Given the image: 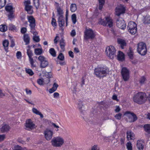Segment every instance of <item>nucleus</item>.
<instances>
[{
    "label": "nucleus",
    "instance_id": "nucleus-1",
    "mask_svg": "<svg viewBox=\"0 0 150 150\" xmlns=\"http://www.w3.org/2000/svg\"><path fill=\"white\" fill-rule=\"evenodd\" d=\"M148 97L146 94L142 92H139L133 96V101L139 104L144 103L147 100Z\"/></svg>",
    "mask_w": 150,
    "mask_h": 150
},
{
    "label": "nucleus",
    "instance_id": "nucleus-2",
    "mask_svg": "<svg viewBox=\"0 0 150 150\" xmlns=\"http://www.w3.org/2000/svg\"><path fill=\"white\" fill-rule=\"evenodd\" d=\"M109 73L108 68L98 67L94 69V74L98 77H103L105 76Z\"/></svg>",
    "mask_w": 150,
    "mask_h": 150
},
{
    "label": "nucleus",
    "instance_id": "nucleus-3",
    "mask_svg": "<svg viewBox=\"0 0 150 150\" xmlns=\"http://www.w3.org/2000/svg\"><path fill=\"white\" fill-rule=\"evenodd\" d=\"M51 142L53 146L59 147L62 146L64 144V140L62 137L59 136L54 137Z\"/></svg>",
    "mask_w": 150,
    "mask_h": 150
},
{
    "label": "nucleus",
    "instance_id": "nucleus-4",
    "mask_svg": "<svg viewBox=\"0 0 150 150\" xmlns=\"http://www.w3.org/2000/svg\"><path fill=\"white\" fill-rule=\"evenodd\" d=\"M137 50L139 53L141 55H145L147 52L146 46L145 43L143 42H141L138 44Z\"/></svg>",
    "mask_w": 150,
    "mask_h": 150
},
{
    "label": "nucleus",
    "instance_id": "nucleus-5",
    "mask_svg": "<svg viewBox=\"0 0 150 150\" xmlns=\"http://www.w3.org/2000/svg\"><path fill=\"white\" fill-rule=\"evenodd\" d=\"M124 115L127 117V121L129 122H133L136 121L137 119L136 115L130 111L125 112Z\"/></svg>",
    "mask_w": 150,
    "mask_h": 150
},
{
    "label": "nucleus",
    "instance_id": "nucleus-6",
    "mask_svg": "<svg viewBox=\"0 0 150 150\" xmlns=\"http://www.w3.org/2000/svg\"><path fill=\"white\" fill-rule=\"evenodd\" d=\"M127 28L128 31L132 35L136 33L137 31V24L133 21H130L128 23Z\"/></svg>",
    "mask_w": 150,
    "mask_h": 150
},
{
    "label": "nucleus",
    "instance_id": "nucleus-7",
    "mask_svg": "<svg viewBox=\"0 0 150 150\" xmlns=\"http://www.w3.org/2000/svg\"><path fill=\"white\" fill-rule=\"evenodd\" d=\"M99 24L103 26H107L110 27L113 25L112 20L110 17H107L105 20L101 19L99 22Z\"/></svg>",
    "mask_w": 150,
    "mask_h": 150
},
{
    "label": "nucleus",
    "instance_id": "nucleus-8",
    "mask_svg": "<svg viewBox=\"0 0 150 150\" xmlns=\"http://www.w3.org/2000/svg\"><path fill=\"white\" fill-rule=\"evenodd\" d=\"M84 33V38L86 40L90 39H93L95 36V35L93 30L91 29H86Z\"/></svg>",
    "mask_w": 150,
    "mask_h": 150
},
{
    "label": "nucleus",
    "instance_id": "nucleus-9",
    "mask_svg": "<svg viewBox=\"0 0 150 150\" xmlns=\"http://www.w3.org/2000/svg\"><path fill=\"white\" fill-rule=\"evenodd\" d=\"M25 129L26 130L30 131L35 128L36 126L31 119H29L26 120L25 122Z\"/></svg>",
    "mask_w": 150,
    "mask_h": 150
},
{
    "label": "nucleus",
    "instance_id": "nucleus-10",
    "mask_svg": "<svg viewBox=\"0 0 150 150\" xmlns=\"http://www.w3.org/2000/svg\"><path fill=\"white\" fill-rule=\"evenodd\" d=\"M105 52L108 57L112 59L115 56L116 50L114 46H110L106 48Z\"/></svg>",
    "mask_w": 150,
    "mask_h": 150
},
{
    "label": "nucleus",
    "instance_id": "nucleus-11",
    "mask_svg": "<svg viewBox=\"0 0 150 150\" xmlns=\"http://www.w3.org/2000/svg\"><path fill=\"white\" fill-rule=\"evenodd\" d=\"M121 73L124 81H127L129 78V70L126 67H123L121 70Z\"/></svg>",
    "mask_w": 150,
    "mask_h": 150
},
{
    "label": "nucleus",
    "instance_id": "nucleus-12",
    "mask_svg": "<svg viewBox=\"0 0 150 150\" xmlns=\"http://www.w3.org/2000/svg\"><path fill=\"white\" fill-rule=\"evenodd\" d=\"M117 25L119 28L123 30L124 29L126 26L125 21L121 18H119L117 19Z\"/></svg>",
    "mask_w": 150,
    "mask_h": 150
},
{
    "label": "nucleus",
    "instance_id": "nucleus-13",
    "mask_svg": "<svg viewBox=\"0 0 150 150\" xmlns=\"http://www.w3.org/2000/svg\"><path fill=\"white\" fill-rule=\"evenodd\" d=\"M27 18L28 22L30 23L29 26L30 29L33 30L35 28V20L34 17L32 16H28Z\"/></svg>",
    "mask_w": 150,
    "mask_h": 150
},
{
    "label": "nucleus",
    "instance_id": "nucleus-14",
    "mask_svg": "<svg viewBox=\"0 0 150 150\" xmlns=\"http://www.w3.org/2000/svg\"><path fill=\"white\" fill-rule=\"evenodd\" d=\"M125 10L123 6L120 5L117 7L115 8V14L119 16L120 14L125 12Z\"/></svg>",
    "mask_w": 150,
    "mask_h": 150
},
{
    "label": "nucleus",
    "instance_id": "nucleus-15",
    "mask_svg": "<svg viewBox=\"0 0 150 150\" xmlns=\"http://www.w3.org/2000/svg\"><path fill=\"white\" fill-rule=\"evenodd\" d=\"M44 134L46 139L47 141H49L52 137L53 132L50 130L47 129L44 131Z\"/></svg>",
    "mask_w": 150,
    "mask_h": 150
},
{
    "label": "nucleus",
    "instance_id": "nucleus-16",
    "mask_svg": "<svg viewBox=\"0 0 150 150\" xmlns=\"http://www.w3.org/2000/svg\"><path fill=\"white\" fill-rule=\"evenodd\" d=\"M10 129L11 127L8 124L3 123L1 125L0 130L2 133H4L8 132Z\"/></svg>",
    "mask_w": 150,
    "mask_h": 150
},
{
    "label": "nucleus",
    "instance_id": "nucleus-17",
    "mask_svg": "<svg viewBox=\"0 0 150 150\" xmlns=\"http://www.w3.org/2000/svg\"><path fill=\"white\" fill-rule=\"evenodd\" d=\"M83 104V102L81 100H79L77 103L78 108L81 112L85 110Z\"/></svg>",
    "mask_w": 150,
    "mask_h": 150
},
{
    "label": "nucleus",
    "instance_id": "nucleus-18",
    "mask_svg": "<svg viewBox=\"0 0 150 150\" xmlns=\"http://www.w3.org/2000/svg\"><path fill=\"white\" fill-rule=\"evenodd\" d=\"M127 139L128 140H133L134 139V135L131 131H128L127 132Z\"/></svg>",
    "mask_w": 150,
    "mask_h": 150
},
{
    "label": "nucleus",
    "instance_id": "nucleus-19",
    "mask_svg": "<svg viewBox=\"0 0 150 150\" xmlns=\"http://www.w3.org/2000/svg\"><path fill=\"white\" fill-rule=\"evenodd\" d=\"M144 142L142 140H138L137 142V146L139 150H142L144 148Z\"/></svg>",
    "mask_w": 150,
    "mask_h": 150
},
{
    "label": "nucleus",
    "instance_id": "nucleus-20",
    "mask_svg": "<svg viewBox=\"0 0 150 150\" xmlns=\"http://www.w3.org/2000/svg\"><path fill=\"white\" fill-rule=\"evenodd\" d=\"M118 43L120 45L121 48L122 49H124V47L126 45V43L125 40L121 39H119L117 40Z\"/></svg>",
    "mask_w": 150,
    "mask_h": 150
},
{
    "label": "nucleus",
    "instance_id": "nucleus-21",
    "mask_svg": "<svg viewBox=\"0 0 150 150\" xmlns=\"http://www.w3.org/2000/svg\"><path fill=\"white\" fill-rule=\"evenodd\" d=\"M59 45L62 51V52L64 51L65 50V43L64 42V40L63 38H62L59 41Z\"/></svg>",
    "mask_w": 150,
    "mask_h": 150
},
{
    "label": "nucleus",
    "instance_id": "nucleus-22",
    "mask_svg": "<svg viewBox=\"0 0 150 150\" xmlns=\"http://www.w3.org/2000/svg\"><path fill=\"white\" fill-rule=\"evenodd\" d=\"M58 22L59 26L61 27H63L65 24L64 17L58 18Z\"/></svg>",
    "mask_w": 150,
    "mask_h": 150
},
{
    "label": "nucleus",
    "instance_id": "nucleus-23",
    "mask_svg": "<svg viewBox=\"0 0 150 150\" xmlns=\"http://www.w3.org/2000/svg\"><path fill=\"white\" fill-rule=\"evenodd\" d=\"M25 9L29 14H31L33 12L32 7L30 5H26L25 6Z\"/></svg>",
    "mask_w": 150,
    "mask_h": 150
},
{
    "label": "nucleus",
    "instance_id": "nucleus-24",
    "mask_svg": "<svg viewBox=\"0 0 150 150\" xmlns=\"http://www.w3.org/2000/svg\"><path fill=\"white\" fill-rule=\"evenodd\" d=\"M32 111L34 113L37 115H39L41 118H43V117H44L43 115L36 108H33L32 109Z\"/></svg>",
    "mask_w": 150,
    "mask_h": 150
},
{
    "label": "nucleus",
    "instance_id": "nucleus-25",
    "mask_svg": "<svg viewBox=\"0 0 150 150\" xmlns=\"http://www.w3.org/2000/svg\"><path fill=\"white\" fill-rule=\"evenodd\" d=\"M57 16H59L58 18L64 17L63 16V12L62 9L59 7H58L57 8Z\"/></svg>",
    "mask_w": 150,
    "mask_h": 150
},
{
    "label": "nucleus",
    "instance_id": "nucleus-26",
    "mask_svg": "<svg viewBox=\"0 0 150 150\" xmlns=\"http://www.w3.org/2000/svg\"><path fill=\"white\" fill-rule=\"evenodd\" d=\"M23 40L25 42V45H27L29 44L30 42V38L27 34H25L24 35Z\"/></svg>",
    "mask_w": 150,
    "mask_h": 150
},
{
    "label": "nucleus",
    "instance_id": "nucleus-27",
    "mask_svg": "<svg viewBox=\"0 0 150 150\" xmlns=\"http://www.w3.org/2000/svg\"><path fill=\"white\" fill-rule=\"evenodd\" d=\"M118 59L119 60L122 61L124 59V55L123 52L119 51L117 55Z\"/></svg>",
    "mask_w": 150,
    "mask_h": 150
},
{
    "label": "nucleus",
    "instance_id": "nucleus-28",
    "mask_svg": "<svg viewBox=\"0 0 150 150\" xmlns=\"http://www.w3.org/2000/svg\"><path fill=\"white\" fill-rule=\"evenodd\" d=\"M9 44V42L8 40H5L3 42V45L4 47V49L7 52L8 48H7Z\"/></svg>",
    "mask_w": 150,
    "mask_h": 150
},
{
    "label": "nucleus",
    "instance_id": "nucleus-29",
    "mask_svg": "<svg viewBox=\"0 0 150 150\" xmlns=\"http://www.w3.org/2000/svg\"><path fill=\"white\" fill-rule=\"evenodd\" d=\"M35 53L37 55H40L42 53V48H36L35 49Z\"/></svg>",
    "mask_w": 150,
    "mask_h": 150
},
{
    "label": "nucleus",
    "instance_id": "nucleus-30",
    "mask_svg": "<svg viewBox=\"0 0 150 150\" xmlns=\"http://www.w3.org/2000/svg\"><path fill=\"white\" fill-rule=\"evenodd\" d=\"M49 64V63L47 60L45 61L44 62L40 63V67L42 68H45L47 67Z\"/></svg>",
    "mask_w": 150,
    "mask_h": 150
},
{
    "label": "nucleus",
    "instance_id": "nucleus-31",
    "mask_svg": "<svg viewBox=\"0 0 150 150\" xmlns=\"http://www.w3.org/2000/svg\"><path fill=\"white\" fill-rule=\"evenodd\" d=\"M144 23L145 24H149L150 23V16L147 15L144 18Z\"/></svg>",
    "mask_w": 150,
    "mask_h": 150
},
{
    "label": "nucleus",
    "instance_id": "nucleus-32",
    "mask_svg": "<svg viewBox=\"0 0 150 150\" xmlns=\"http://www.w3.org/2000/svg\"><path fill=\"white\" fill-rule=\"evenodd\" d=\"M127 54L129 58L131 59H133V52L131 48H129Z\"/></svg>",
    "mask_w": 150,
    "mask_h": 150
},
{
    "label": "nucleus",
    "instance_id": "nucleus-33",
    "mask_svg": "<svg viewBox=\"0 0 150 150\" xmlns=\"http://www.w3.org/2000/svg\"><path fill=\"white\" fill-rule=\"evenodd\" d=\"M145 131L149 133H150V124L145 125L144 126Z\"/></svg>",
    "mask_w": 150,
    "mask_h": 150
},
{
    "label": "nucleus",
    "instance_id": "nucleus-34",
    "mask_svg": "<svg viewBox=\"0 0 150 150\" xmlns=\"http://www.w3.org/2000/svg\"><path fill=\"white\" fill-rule=\"evenodd\" d=\"M98 1L99 5V10H101L105 4V0H98Z\"/></svg>",
    "mask_w": 150,
    "mask_h": 150
},
{
    "label": "nucleus",
    "instance_id": "nucleus-35",
    "mask_svg": "<svg viewBox=\"0 0 150 150\" xmlns=\"http://www.w3.org/2000/svg\"><path fill=\"white\" fill-rule=\"evenodd\" d=\"M27 54L28 56L29 59L33 58L32 56L33 55V53L30 49H27Z\"/></svg>",
    "mask_w": 150,
    "mask_h": 150
},
{
    "label": "nucleus",
    "instance_id": "nucleus-36",
    "mask_svg": "<svg viewBox=\"0 0 150 150\" xmlns=\"http://www.w3.org/2000/svg\"><path fill=\"white\" fill-rule=\"evenodd\" d=\"M38 59L40 62V63H42L47 60L46 58L43 56H40L38 58Z\"/></svg>",
    "mask_w": 150,
    "mask_h": 150
},
{
    "label": "nucleus",
    "instance_id": "nucleus-37",
    "mask_svg": "<svg viewBox=\"0 0 150 150\" xmlns=\"http://www.w3.org/2000/svg\"><path fill=\"white\" fill-rule=\"evenodd\" d=\"M70 10L72 12L75 11L77 7L76 4H72L70 6Z\"/></svg>",
    "mask_w": 150,
    "mask_h": 150
},
{
    "label": "nucleus",
    "instance_id": "nucleus-38",
    "mask_svg": "<svg viewBox=\"0 0 150 150\" xmlns=\"http://www.w3.org/2000/svg\"><path fill=\"white\" fill-rule=\"evenodd\" d=\"M7 29V26L5 25H0V31L4 32Z\"/></svg>",
    "mask_w": 150,
    "mask_h": 150
},
{
    "label": "nucleus",
    "instance_id": "nucleus-39",
    "mask_svg": "<svg viewBox=\"0 0 150 150\" xmlns=\"http://www.w3.org/2000/svg\"><path fill=\"white\" fill-rule=\"evenodd\" d=\"M25 70L26 72L30 76H33L34 74L33 72L31 69L25 68Z\"/></svg>",
    "mask_w": 150,
    "mask_h": 150
},
{
    "label": "nucleus",
    "instance_id": "nucleus-40",
    "mask_svg": "<svg viewBox=\"0 0 150 150\" xmlns=\"http://www.w3.org/2000/svg\"><path fill=\"white\" fill-rule=\"evenodd\" d=\"M50 52L51 54L53 57H55L56 53L54 49L53 48H51L50 49Z\"/></svg>",
    "mask_w": 150,
    "mask_h": 150
},
{
    "label": "nucleus",
    "instance_id": "nucleus-41",
    "mask_svg": "<svg viewBox=\"0 0 150 150\" xmlns=\"http://www.w3.org/2000/svg\"><path fill=\"white\" fill-rule=\"evenodd\" d=\"M71 19L74 24H75L76 22V14H74L71 16Z\"/></svg>",
    "mask_w": 150,
    "mask_h": 150
},
{
    "label": "nucleus",
    "instance_id": "nucleus-42",
    "mask_svg": "<svg viewBox=\"0 0 150 150\" xmlns=\"http://www.w3.org/2000/svg\"><path fill=\"white\" fill-rule=\"evenodd\" d=\"M44 76L50 79V78L52 77V75L51 72H46L44 73V74L43 75V77Z\"/></svg>",
    "mask_w": 150,
    "mask_h": 150
},
{
    "label": "nucleus",
    "instance_id": "nucleus-43",
    "mask_svg": "<svg viewBox=\"0 0 150 150\" xmlns=\"http://www.w3.org/2000/svg\"><path fill=\"white\" fill-rule=\"evenodd\" d=\"M29 60L31 67L32 68L35 67L36 66L35 64H34V62L33 58L29 59Z\"/></svg>",
    "mask_w": 150,
    "mask_h": 150
},
{
    "label": "nucleus",
    "instance_id": "nucleus-44",
    "mask_svg": "<svg viewBox=\"0 0 150 150\" xmlns=\"http://www.w3.org/2000/svg\"><path fill=\"white\" fill-rule=\"evenodd\" d=\"M33 4L37 9H38L39 6V0H33Z\"/></svg>",
    "mask_w": 150,
    "mask_h": 150
},
{
    "label": "nucleus",
    "instance_id": "nucleus-45",
    "mask_svg": "<svg viewBox=\"0 0 150 150\" xmlns=\"http://www.w3.org/2000/svg\"><path fill=\"white\" fill-rule=\"evenodd\" d=\"M13 7L11 5H7L5 7V9L7 11L10 12H12L11 11L12 10Z\"/></svg>",
    "mask_w": 150,
    "mask_h": 150
},
{
    "label": "nucleus",
    "instance_id": "nucleus-46",
    "mask_svg": "<svg viewBox=\"0 0 150 150\" xmlns=\"http://www.w3.org/2000/svg\"><path fill=\"white\" fill-rule=\"evenodd\" d=\"M6 0H0V8H2L6 4Z\"/></svg>",
    "mask_w": 150,
    "mask_h": 150
},
{
    "label": "nucleus",
    "instance_id": "nucleus-47",
    "mask_svg": "<svg viewBox=\"0 0 150 150\" xmlns=\"http://www.w3.org/2000/svg\"><path fill=\"white\" fill-rule=\"evenodd\" d=\"M127 148L128 150H132V144L130 142H127L126 144Z\"/></svg>",
    "mask_w": 150,
    "mask_h": 150
},
{
    "label": "nucleus",
    "instance_id": "nucleus-48",
    "mask_svg": "<svg viewBox=\"0 0 150 150\" xmlns=\"http://www.w3.org/2000/svg\"><path fill=\"white\" fill-rule=\"evenodd\" d=\"M8 29L9 30H16V27L15 25H13L12 24H10L8 26Z\"/></svg>",
    "mask_w": 150,
    "mask_h": 150
},
{
    "label": "nucleus",
    "instance_id": "nucleus-49",
    "mask_svg": "<svg viewBox=\"0 0 150 150\" xmlns=\"http://www.w3.org/2000/svg\"><path fill=\"white\" fill-rule=\"evenodd\" d=\"M57 58L63 61L64 59V57L62 53H60L58 56Z\"/></svg>",
    "mask_w": 150,
    "mask_h": 150
},
{
    "label": "nucleus",
    "instance_id": "nucleus-50",
    "mask_svg": "<svg viewBox=\"0 0 150 150\" xmlns=\"http://www.w3.org/2000/svg\"><path fill=\"white\" fill-rule=\"evenodd\" d=\"M37 82L40 85H42L44 84L43 79L42 78L38 79Z\"/></svg>",
    "mask_w": 150,
    "mask_h": 150
},
{
    "label": "nucleus",
    "instance_id": "nucleus-51",
    "mask_svg": "<svg viewBox=\"0 0 150 150\" xmlns=\"http://www.w3.org/2000/svg\"><path fill=\"white\" fill-rule=\"evenodd\" d=\"M146 80V78L144 76H142L140 79L139 82L141 84H144Z\"/></svg>",
    "mask_w": 150,
    "mask_h": 150
},
{
    "label": "nucleus",
    "instance_id": "nucleus-52",
    "mask_svg": "<svg viewBox=\"0 0 150 150\" xmlns=\"http://www.w3.org/2000/svg\"><path fill=\"white\" fill-rule=\"evenodd\" d=\"M50 79L47 77L43 79L44 84H47L50 81Z\"/></svg>",
    "mask_w": 150,
    "mask_h": 150
},
{
    "label": "nucleus",
    "instance_id": "nucleus-53",
    "mask_svg": "<svg viewBox=\"0 0 150 150\" xmlns=\"http://www.w3.org/2000/svg\"><path fill=\"white\" fill-rule=\"evenodd\" d=\"M122 114L120 113H118L116 115L115 117L117 120H120L122 117Z\"/></svg>",
    "mask_w": 150,
    "mask_h": 150
},
{
    "label": "nucleus",
    "instance_id": "nucleus-54",
    "mask_svg": "<svg viewBox=\"0 0 150 150\" xmlns=\"http://www.w3.org/2000/svg\"><path fill=\"white\" fill-rule=\"evenodd\" d=\"M91 150H100L99 147L97 145H94L91 148Z\"/></svg>",
    "mask_w": 150,
    "mask_h": 150
},
{
    "label": "nucleus",
    "instance_id": "nucleus-55",
    "mask_svg": "<svg viewBox=\"0 0 150 150\" xmlns=\"http://www.w3.org/2000/svg\"><path fill=\"white\" fill-rule=\"evenodd\" d=\"M21 52L20 51H18L16 54V56L17 57V58L18 59H20L21 57Z\"/></svg>",
    "mask_w": 150,
    "mask_h": 150
},
{
    "label": "nucleus",
    "instance_id": "nucleus-56",
    "mask_svg": "<svg viewBox=\"0 0 150 150\" xmlns=\"http://www.w3.org/2000/svg\"><path fill=\"white\" fill-rule=\"evenodd\" d=\"M33 40L36 42H38L40 41V39L38 36H34L33 37Z\"/></svg>",
    "mask_w": 150,
    "mask_h": 150
},
{
    "label": "nucleus",
    "instance_id": "nucleus-57",
    "mask_svg": "<svg viewBox=\"0 0 150 150\" xmlns=\"http://www.w3.org/2000/svg\"><path fill=\"white\" fill-rule=\"evenodd\" d=\"M51 24L52 26L54 27L55 26L57 25V23H56V20L54 18H52V20L51 22Z\"/></svg>",
    "mask_w": 150,
    "mask_h": 150
},
{
    "label": "nucleus",
    "instance_id": "nucleus-58",
    "mask_svg": "<svg viewBox=\"0 0 150 150\" xmlns=\"http://www.w3.org/2000/svg\"><path fill=\"white\" fill-rule=\"evenodd\" d=\"M14 15L13 14L12 12H10V14L8 15V17L9 19L11 20L12 19H13L14 18Z\"/></svg>",
    "mask_w": 150,
    "mask_h": 150
},
{
    "label": "nucleus",
    "instance_id": "nucleus-59",
    "mask_svg": "<svg viewBox=\"0 0 150 150\" xmlns=\"http://www.w3.org/2000/svg\"><path fill=\"white\" fill-rule=\"evenodd\" d=\"M5 138V134L0 135V142L3 141Z\"/></svg>",
    "mask_w": 150,
    "mask_h": 150
},
{
    "label": "nucleus",
    "instance_id": "nucleus-60",
    "mask_svg": "<svg viewBox=\"0 0 150 150\" xmlns=\"http://www.w3.org/2000/svg\"><path fill=\"white\" fill-rule=\"evenodd\" d=\"M53 96L54 98H57L59 96V94L58 93L55 92L53 94Z\"/></svg>",
    "mask_w": 150,
    "mask_h": 150
},
{
    "label": "nucleus",
    "instance_id": "nucleus-61",
    "mask_svg": "<svg viewBox=\"0 0 150 150\" xmlns=\"http://www.w3.org/2000/svg\"><path fill=\"white\" fill-rule=\"evenodd\" d=\"M27 31V29L25 27L22 28L21 30V32L23 34L25 33Z\"/></svg>",
    "mask_w": 150,
    "mask_h": 150
},
{
    "label": "nucleus",
    "instance_id": "nucleus-62",
    "mask_svg": "<svg viewBox=\"0 0 150 150\" xmlns=\"http://www.w3.org/2000/svg\"><path fill=\"white\" fill-rule=\"evenodd\" d=\"M31 3L30 0H28L26 1H25L24 3V5L25 6L26 5H29Z\"/></svg>",
    "mask_w": 150,
    "mask_h": 150
},
{
    "label": "nucleus",
    "instance_id": "nucleus-63",
    "mask_svg": "<svg viewBox=\"0 0 150 150\" xmlns=\"http://www.w3.org/2000/svg\"><path fill=\"white\" fill-rule=\"evenodd\" d=\"M52 125L54 127L56 128L57 129L56 130V131H58V128H59V127L56 125V124L55 123H52Z\"/></svg>",
    "mask_w": 150,
    "mask_h": 150
},
{
    "label": "nucleus",
    "instance_id": "nucleus-64",
    "mask_svg": "<svg viewBox=\"0 0 150 150\" xmlns=\"http://www.w3.org/2000/svg\"><path fill=\"white\" fill-rule=\"evenodd\" d=\"M15 150H22V148L18 145H17L15 147Z\"/></svg>",
    "mask_w": 150,
    "mask_h": 150
}]
</instances>
